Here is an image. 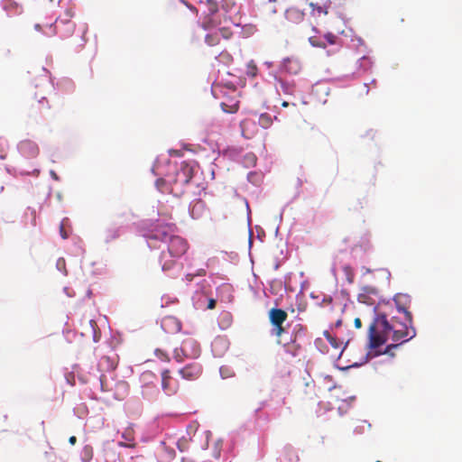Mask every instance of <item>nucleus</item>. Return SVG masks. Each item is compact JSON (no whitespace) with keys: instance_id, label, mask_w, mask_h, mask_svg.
<instances>
[{"instance_id":"obj_1","label":"nucleus","mask_w":462,"mask_h":462,"mask_svg":"<svg viewBox=\"0 0 462 462\" xmlns=\"http://www.w3.org/2000/svg\"><path fill=\"white\" fill-rule=\"evenodd\" d=\"M150 247H161L158 243L165 246L162 249L159 256V263L162 271L171 270L177 261L183 256L188 249L189 244L186 239L175 235V226L156 221L150 225L144 231Z\"/></svg>"},{"instance_id":"obj_2","label":"nucleus","mask_w":462,"mask_h":462,"mask_svg":"<svg viewBox=\"0 0 462 462\" xmlns=\"http://www.w3.org/2000/svg\"><path fill=\"white\" fill-rule=\"evenodd\" d=\"M412 323H408L403 317V321H399L396 317L388 321L384 314H379L369 326V346L377 348L391 338L394 342L404 343L415 336Z\"/></svg>"},{"instance_id":"obj_3","label":"nucleus","mask_w":462,"mask_h":462,"mask_svg":"<svg viewBox=\"0 0 462 462\" xmlns=\"http://www.w3.org/2000/svg\"><path fill=\"white\" fill-rule=\"evenodd\" d=\"M185 9L189 11L192 17H197L200 12V26L204 30H210L220 24L219 8L216 0H179L168 6L169 13L180 20L186 18Z\"/></svg>"},{"instance_id":"obj_4","label":"nucleus","mask_w":462,"mask_h":462,"mask_svg":"<svg viewBox=\"0 0 462 462\" xmlns=\"http://www.w3.org/2000/svg\"><path fill=\"white\" fill-rule=\"evenodd\" d=\"M194 175V166L191 162H181L179 169L176 171L173 179L174 185L171 187L170 192L176 197L184 193V187L189 183Z\"/></svg>"},{"instance_id":"obj_5","label":"nucleus","mask_w":462,"mask_h":462,"mask_svg":"<svg viewBox=\"0 0 462 462\" xmlns=\"http://www.w3.org/2000/svg\"><path fill=\"white\" fill-rule=\"evenodd\" d=\"M51 108L49 101L42 94H35L34 97L29 102L30 116L37 117L42 116Z\"/></svg>"},{"instance_id":"obj_6","label":"nucleus","mask_w":462,"mask_h":462,"mask_svg":"<svg viewBox=\"0 0 462 462\" xmlns=\"http://www.w3.org/2000/svg\"><path fill=\"white\" fill-rule=\"evenodd\" d=\"M72 14L70 11L66 12V18L56 19L54 29L56 33H60L62 38L71 36L75 31V23L71 21Z\"/></svg>"},{"instance_id":"obj_7","label":"nucleus","mask_w":462,"mask_h":462,"mask_svg":"<svg viewBox=\"0 0 462 462\" xmlns=\"http://www.w3.org/2000/svg\"><path fill=\"white\" fill-rule=\"evenodd\" d=\"M396 308L400 313H402L405 320L408 323H412V316L411 313L408 310L411 303V299L406 294H397L393 299Z\"/></svg>"},{"instance_id":"obj_8","label":"nucleus","mask_w":462,"mask_h":462,"mask_svg":"<svg viewBox=\"0 0 462 462\" xmlns=\"http://www.w3.org/2000/svg\"><path fill=\"white\" fill-rule=\"evenodd\" d=\"M181 352L186 357L197 358L200 355L199 344L195 339L188 337L181 343Z\"/></svg>"},{"instance_id":"obj_9","label":"nucleus","mask_w":462,"mask_h":462,"mask_svg":"<svg viewBox=\"0 0 462 462\" xmlns=\"http://www.w3.org/2000/svg\"><path fill=\"white\" fill-rule=\"evenodd\" d=\"M162 388L168 395L174 394L178 388V382L171 375V371L165 369L162 372Z\"/></svg>"},{"instance_id":"obj_10","label":"nucleus","mask_w":462,"mask_h":462,"mask_svg":"<svg viewBox=\"0 0 462 462\" xmlns=\"http://www.w3.org/2000/svg\"><path fill=\"white\" fill-rule=\"evenodd\" d=\"M201 373L202 367L197 362L190 363L179 370V374L182 378L190 381L198 379Z\"/></svg>"},{"instance_id":"obj_11","label":"nucleus","mask_w":462,"mask_h":462,"mask_svg":"<svg viewBox=\"0 0 462 462\" xmlns=\"http://www.w3.org/2000/svg\"><path fill=\"white\" fill-rule=\"evenodd\" d=\"M19 152L26 158H34L39 154L37 144L31 140H23L18 145Z\"/></svg>"},{"instance_id":"obj_12","label":"nucleus","mask_w":462,"mask_h":462,"mask_svg":"<svg viewBox=\"0 0 462 462\" xmlns=\"http://www.w3.org/2000/svg\"><path fill=\"white\" fill-rule=\"evenodd\" d=\"M240 126L242 134L246 139L253 138L258 132V127L255 121L251 118H245L243 120Z\"/></svg>"},{"instance_id":"obj_13","label":"nucleus","mask_w":462,"mask_h":462,"mask_svg":"<svg viewBox=\"0 0 462 462\" xmlns=\"http://www.w3.org/2000/svg\"><path fill=\"white\" fill-rule=\"evenodd\" d=\"M282 66L283 70L292 75H296L301 70V63L296 57L284 59Z\"/></svg>"},{"instance_id":"obj_14","label":"nucleus","mask_w":462,"mask_h":462,"mask_svg":"<svg viewBox=\"0 0 462 462\" xmlns=\"http://www.w3.org/2000/svg\"><path fill=\"white\" fill-rule=\"evenodd\" d=\"M162 327L169 333L179 332L181 328V323L175 317L167 316L162 319Z\"/></svg>"},{"instance_id":"obj_15","label":"nucleus","mask_w":462,"mask_h":462,"mask_svg":"<svg viewBox=\"0 0 462 462\" xmlns=\"http://www.w3.org/2000/svg\"><path fill=\"white\" fill-rule=\"evenodd\" d=\"M2 6L8 15H18L23 11L22 5L14 0H3Z\"/></svg>"},{"instance_id":"obj_16","label":"nucleus","mask_w":462,"mask_h":462,"mask_svg":"<svg viewBox=\"0 0 462 462\" xmlns=\"http://www.w3.org/2000/svg\"><path fill=\"white\" fill-rule=\"evenodd\" d=\"M287 318V312L282 309L273 308L269 311V319L272 325L283 324Z\"/></svg>"},{"instance_id":"obj_17","label":"nucleus","mask_w":462,"mask_h":462,"mask_svg":"<svg viewBox=\"0 0 462 462\" xmlns=\"http://www.w3.org/2000/svg\"><path fill=\"white\" fill-rule=\"evenodd\" d=\"M331 2L329 0H326L322 4L319 3H310V6L311 7V13L315 16L327 15L328 14V9L330 8Z\"/></svg>"},{"instance_id":"obj_18","label":"nucleus","mask_w":462,"mask_h":462,"mask_svg":"<svg viewBox=\"0 0 462 462\" xmlns=\"http://www.w3.org/2000/svg\"><path fill=\"white\" fill-rule=\"evenodd\" d=\"M285 15L288 21L299 23L303 21L305 14L297 7H290L286 10Z\"/></svg>"},{"instance_id":"obj_19","label":"nucleus","mask_w":462,"mask_h":462,"mask_svg":"<svg viewBox=\"0 0 462 462\" xmlns=\"http://www.w3.org/2000/svg\"><path fill=\"white\" fill-rule=\"evenodd\" d=\"M156 187L162 193H171V188L176 186L174 185L172 178H169L168 180L161 178L156 180Z\"/></svg>"},{"instance_id":"obj_20","label":"nucleus","mask_w":462,"mask_h":462,"mask_svg":"<svg viewBox=\"0 0 462 462\" xmlns=\"http://www.w3.org/2000/svg\"><path fill=\"white\" fill-rule=\"evenodd\" d=\"M122 438L125 440V442H120V446L133 448L134 447V430L131 428H127L122 432Z\"/></svg>"},{"instance_id":"obj_21","label":"nucleus","mask_w":462,"mask_h":462,"mask_svg":"<svg viewBox=\"0 0 462 462\" xmlns=\"http://www.w3.org/2000/svg\"><path fill=\"white\" fill-rule=\"evenodd\" d=\"M119 236V227L116 226H109L104 231V240L106 243L117 239Z\"/></svg>"},{"instance_id":"obj_22","label":"nucleus","mask_w":462,"mask_h":462,"mask_svg":"<svg viewBox=\"0 0 462 462\" xmlns=\"http://www.w3.org/2000/svg\"><path fill=\"white\" fill-rule=\"evenodd\" d=\"M285 351L291 354L292 356H296L299 354L301 346L297 343L296 337L291 340V342L283 344Z\"/></svg>"},{"instance_id":"obj_23","label":"nucleus","mask_w":462,"mask_h":462,"mask_svg":"<svg viewBox=\"0 0 462 462\" xmlns=\"http://www.w3.org/2000/svg\"><path fill=\"white\" fill-rule=\"evenodd\" d=\"M258 124L264 129L269 128L273 124V118L271 115L263 113L258 117Z\"/></svg>"},{"instance_id":"obj_24","label":"nucleus","mask_w":462,"mask_h":462,"mask_svg":"<svg viewBox=\"0 0 462 462\" xmlns=\"http://www.w3.org/2000/svg\"><path fill=\"white\" fill-rule=\"evenodd\" d=\"M99 367L106 370H114L116 368V364L110 357L105 356H102L98 363Z\"/></svg>"},{"instance_id":"obj_25","label":"nucleus","mask_w":462,"mask_h":462,"mask_svg":"<svg viewBox=\"0 0 462 462\" xmlns=\"http://www.w3.org/2000/svg\"><path fill=\"white\" fill-rule=\"evenodd\" d=\"M221 107H222V110L226 113H229V114H234L236 112H237L238 108H239V102L238 101H234V102H231L230 104H226L225 102H222L220 104Z\"/></svg>"},{"instance_id":"obj_26","label":"nucleus","mask_w":462,"mask_h":462,"mask_svg":"<svg viewBox=\"0 0 462 462\" xmlns=\"http://www.w3.org/2000/svg\"><path fill=\"white\" fill-rule=\"evenodd\" d=\"M205 42L209 46L217 45L220 42L219 33L217 32L208 33L205 37Z\"/></svg>"},{"instance_id":"obj_27","label":"nucleus","mask_w":462,"mask_h":462,"mask_svg":"<svg viewBox=\"0 0 462 462\" xmlns=\"http://www.w3.org/2000/svg\"><path fill=\"white\" fill-rule=\"evenodd\" d=\"M326 339L329 342L332 347L336 349H339L342 342L338 341L337 337H333L328 331H324L323 333Z\"/></svg>"},{"instance_id":"obj_28","label":"nucleus","mask_w":462,"mask_h":462,"mask_svg":"<svg viewBox=\"0 0 462 462\" xmlns=\"http://www.w3.org/2000/svg\"><path fill=\"white\" fill-rule=\"evenodd\" d=\"M343 272L345 273L346 279L349 283H352L355 279V273L354 270L350 265H345L343 266Z\"/></svg>"},{"instance_id":"obj_29","label":"nucleus","mask_w":462,"mask_h":462,"mask_svg":"<svg viewBox=\"0 0 462 462\" xmlns=\"http://www.w3.org/2000/svg\"><path fill=\"white\" fill-rule=\"evenodd\" d=\"M273 335L277 337V344H281V337L284 333L285 328L283 327V324L279 325H273Z\"/></svg>"},{"instance_id":"obj_30","label":"nucleus","mask_w":462,"mask_h":462,"mask_svg":"<svg viewBox=\"0 0 462 462\" xmlns=\"http://www.w3.org/2000/svg\"><path fill=\"white\" fill-rule=\"evenodd\" d=\"M217 32L226 40L230 39L233 35V32L228 27H222Z\"/></svg>"},{"instance_id":"obj_31","label":"nucleus","mask_w":462,"mask_h":462,"mask_svg":"<svg viewBox=\"0 0 462 462\" xmlns=\"http://www.w3.org/2000/svg\"><path fill=\"white\" fill-rule=\"evenodd\" d=\"M309 42L313 46V47H319V48H326V43H324L322 41H320L318 37L316 36H311L309 38Z\"/></svg>"},{"instance_id":"obj_32","label":"nucleus","mask_w":462,"mask_h":462,"mask_svg":"<svg viewBox=\"0 0 462 462\" xmlns=\"http://www.w3.org/2000/svg\"><path fill=\"white\" fill-rule=\"evenodd\" d=\"M173 357L178 363H181L187 358L185 356L182 355L181 346L174 349Z\"/></svg>"},{"instance_id":"obj_33","label":"nucleus","mask_w":462,"mask_h":462,"mask_svg":"<svg viewBox=\"0 0 462 462\" xmlns=\"http://www.w3.org/2000/svg\"><path fill=\"white\" fill-rule=\"evenodd\" d=\"M154 354L162 361H164V362L170 361V357H169L168 354L162 349H156Z\"/></svg>"},{"instance_id":"obj_34","label":"nucleus","mask_w":462,"mask_h":462,"mask_svg":"<svg viewBox=\"0 0 462 462\" xmlns=\"http://www.w3.org/2000/svg\"><path fill=\"white\" fill-rule=\"evenodd\" d=\"M362 293H366L368 297H370V295L377 296L378 290L374 287L365 286L362 289Z\"/></svg>"},{"instance_id":"obj_35","label":"nucleus","mask_w":462,"mask_h":462,"mask_svg":"<svg viewBox=\"0 0 462 462\" xmlns=\"http://www.w3.org/2000/svg\"><path fill=\"white\" fill-rule=\"evenodd\" d=\"M282 90L286 94H292L293 93V86H291L289 83L281 80L280 81Z\"/></svg>"},{"instance_id":"obj_36","label":"nucleus","mask_w":462,"mask_h":462,"mask_svg":"<svg viewBox=\"0 0 462 462\" xmlns=\"http://www.w3.org/2000/svg\"><path fill=\"white\" fill-rule=\"evenodd\" d=\"M325 40L327 41V42L328 44L333 45V44L337 43V41L338 40V38L335 34L328 32L325 35Z\"/></svg>"},{"instance_id":"obj_37","label":"nucleus","mask_w":462,"mask_h":462,"mask_svg":"<svg viewBox=\"0 0 462 462\" xmlns=\"http://www.w3.org/2000/svg\"><path fill=\"white\" fill-rule=\"evenodd\" d=\"M198 430V425L197 423H194L193 425H189L188 427V434L190 435L191 432H193V436H189V440L194 441L193 438L196 436Z\"/></svg>"},{"instance_id":"obj_38","label":"nucleus","mask_w":462,"mask_h":462,"mask_svg":"<svg viewBox=\"0 0 462 462\" xmlns=\"http://www.w3.org/2000/svg\"><path fill=\"white\" fill-rule=\"evenodd\" d=\"M357 299H358V301L362 302V303H366V304H370V305L374 303V301L369 300L370 299L368 296H366V293H362V292L359 293Z\"/></svg>"},{"instance_id":"obj_39","label":"nucleus","mask_w":462,"mask_h":462,"mask_svg":"<svg viewBox=\"0 0 462 462\" xmlns=\"http://www.w3.org/2000/svg\"><path fill=\"white\" fill-rule=\"evenodd\" d=\"M44 455H45L46 458H47L48 460H50V461H51L53 457H55V453H54L53 448H52L51 447L50 448V451H46Z\"/></svg>"},{"instance_id":"obj_40","label":"nucleus","mask_w":462,"mask_h":462,"mask_svg":"<svg viewBox=\"0 0 462 462\" xmlns=\"http://www.w3.org/2000/svg\"><path fill=\"white\" fill-rule=\"evenodd\" d=\"M400 344H392L386 346L385 354H391V350L399 346Z\"/></svg>"},{"instance_id":"obj_41","label":"nucleus","mask_w":462,"mask_h":462,"mask_svg":"<svg viewBox=\"0 0 462 462\" xmlns=\"http://www.w3.org/2000/svg\"><path fill=\"white\" fill-rule=\"evenodd\" d=\"M216 307V300L214 299H210L208 303V309L213 310Z\"/></svg>"},{"instance_id":"obj_42","label":"nucleus","mask_w":462,"mask_h":462,"mask_svg":"<svg viewBox=\"0 0 462 462\" xmlns=\"http://www.w3.org/2000/svg\"><path fill=\"white\" fill-rule=\"evenodd\" d=\"M354 325L356 328H362V321L359 318H356L355 320H354Z\"/></svg>"},{"instance_id":"obj_43","label":"nucleus","mask_w":462,"mask_h":462,"mask_svg":"<svg viewBox=\"0 0 462 462\" xmlns=\"http://www.w3.org/2000/svg\"><path fill=\"white\" fill-rule=\"evenodd\" d=\"M249 69H251V70H250L251 75H252L253 77H254V76H255V72H256V69H256V66H255V65H253V66H250V65H249Z\"/></svg>"},{"instance_id":"obj_44","label":"nucleus","mask_w":462,"mask_h":462,"mask_svg":"<svg viewBox=\"0 0 462 462\" xmlns=\"http://www.w3.org/2000/svg\"><path fill=\"white\" fill-rule=\"evenodd\" d=\"M57 266H58L59 268H60V267H64V266H65V261H64V259H62V258L59 259V260H58V262H57Z\"/></svg>"},{"instance_id":"obj_45","label":"nucleus","mask_w":462,"mask_h":462,"mask_svg":"<svg viewBox=\"0 0 462 462\" xmlns=\"http://www.w3.org/2000/svg\"><path fill=\"white\" fill-rule=\"evenodd\" d=\"M69 442L70 445H75L76 442H77V438L75 436L69 437Z\"/></svg>"},{"instance_id":"obj_46","label":"nucleus","mask_w":462,"mask_h":462,"mask_svg":"<svg viewBox=\"0 0 462 462\" xmlns=\"http://www.w3.org/2000/svg\"><path fill=\"white\" fill-rule=\"evenodd\" d=\"M195 276H196L195 274L188 273V274H186L185 277H186L187 282H191Z\"/></svg>"},{"instance_id":"obj_47","label":"nucleus","mask_w":462,"mask_h":462,"mask_svg":"<svg viewBox=\"0 0 462 462\" xmlns=\"http://www.w3.org/2000/svg\"><path fill=\"white\" fill-rule=\"evenodd\" d=\"M203 434L205 435L206 439H207V441H206V444L203 448H207L208 447V437L211 435L209 431H205L203 432Z\"/></svg>"},{"instance_id":"obj_48","label":"nucleus","mask_w":462,"mask_h":462,"mask_svg":"<svg viewBox=\"0 0 462 462\" xmlns=\"http://www.w3.org/2000/svg\"><path fill=\"white\" fill-rule=\"evenodd\" d=\"M195 275L204 276V275H206V271L204 269H199Z\"/></svg>"},{"instance_id":"obj_49","label":"nucleus","mask_w":462,"mask_h":462,"mask_svg":"<svg viewBox=\"0 0 462 462\" xmlns=\"http://www.w3.org/2000/svg\"><path fill=\"white\" fill-rule=\"evenodd\" d=\"M60 234H61L62 238H64V239H66V238H67V235H66V233L64 232V227H63V226H62V225L60 226Z\"/></svg>"},{"instance_id":"obj_50","label":"nucleus","mask_w":462,"mask_h":462,"mask_svg":"<svg viewBox=\"0 0 462 462\" xmlns=\"http://www.w3.org/2000/svg\"><path fill=\"white\" fill-rule=\"evenodd\" d=\"M222 57H225V60H227L228 61L232 60V57L228 53H222Z\"/></svg>"},{"instance_id":"obj_51","label":"nucleus","mask_w":462,"mask_h":462,"mask_svg":"<svg viewBox=\"0 0 462 462\" xmlns=\"http://www.w3.org/2000/svg\"><path fill=\"white\" fill-rule=\"evenodd\" d=\"M282 107H288V106H290V103H289V102H287V101H283V102L282 103Z\"/></svg>"},{"instance_id":"obj_52","label":"nucleus","mask_w":462,"mask_h":462,"mask_svg":"<svg viewBox=\"0 0 462 462\" xmlns=\"http://www.w3.org/2000/svg\"><path fill=\"white\" fill-rule=\"evenodd\" d=\"M197 205H202V202L198 201V202L194 205V207H193V208H192V214H194V209H195V208H196V206H197Z\"/></svg>"},{"instance_id":"obj_53","label":"nucleus","mask_w":462,"mask_h":462,"mask_svg":"<svg viewBox=\"0 0 462 462\" xmlns=\"http://www.w3.org/2000/svg\"><path fill=\"white\" fill-rule=\"evenodd\" d=\"M103 379H104V375H101L100 377V383H101V387L103 388Z\"/></svg>"},{"instance_id":"obj_54","label":"nucleus","mask_w":462,"mask_h":462,"mask_svg":"<svg viewBox=\"0 0 462 462\" xmlns=\"http://www.w3.org/2000/svg\"><path fill=\"white\" fill-rule=\"evenodd\" d=\"M341 325V320H337V323H336V326L338 327Z\"/></svg>"},{"instance_id":"obj_55","label":"nucleus","mask_w":462,"mask_h":462,"mask_svg":"<svg viewBox=\"0 0 462 462\" xmlns=\"http://www.w3.org/2000/svg\"><path fill=\"white\" fill-rule=\"evenodd\" d=\"M171 456L173 457L175 456V452L172 450Z\"/></svg>"},{"instance_id":"obj_56","label":"nucleus","mask_w":462,"mask_h":462,"mask_svg":"<svg viewBox=\"0 0 462 462\" xmlns=\"http://www.w3.org/2000/svg\"><path fill=\"white\" fill-rule=\"evenodd\" d=\"M215 457L218 458L220 457V451Z\"/></svg>"},{"instance_id":"obj_57","label":"nucleus","mask_w":462,"mask_h":462,"mask_svg":"<svg viewBox=\"0 0 462 462\" xmlns=\"http://www.w3.org/2000/svg\"><path fill=\"white\" fill-rule=\"evenodd\" d=\"M90 324L93 326V325H96L95 321L93 320H90Z\"/></svg>"},{"instance_id":"obj_58","label":"nucleus","mask_w":462,"mask_h":462,"mask_svg":"<svg viewBox=\"0 0 462 462\" xmlns=\"http://www.w3.org/2000/svg\"><path fill=\"white\" fill-rule=\"evenodd\" d=\"M50 2H53L54 0H49Z\"/></svg>"}]
</instances>
